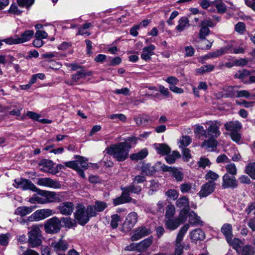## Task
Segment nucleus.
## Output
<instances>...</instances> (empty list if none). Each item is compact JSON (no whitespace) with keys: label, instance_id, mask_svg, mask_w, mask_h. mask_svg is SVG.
Masks as SVG:
<instances>
[{"label":"nucleus","instance_id":"774afa93","mask_svg":"<svg viewBox=\"0 0 255 255\" xmlns=\"http://www.w3.org/2000/svg\"><path fill=\"white\" fill-rule=\"evenodd\" d=\"M108 118L112 120H118L122 122H125L126 120V117L123 114L110 115Z\"/></svg>","mask_w":255,"mask_h":255},{"label":"nucleus","instance_id":"c756f323","mask_svg":"<svg viewBox=\"0 0 255 255\" xmlns=\"http://www.w3.org/2000/svg\"><path fill=\"white\" fill-rule=\"evenodd\" d=\"M196 186L195 184L191 183H184L180 186V191L182 193H193L195 191Z\"/></svg>","mask_w":255,"mask_h":255},{"label":"nucleus","instance_id":"f03ea898","mask_svg":"<svg viewBox=\"0 0 255 255\" xmlns=\"http://www.w3.org/2000/svg\"><path fill=\"white\" fill-rule=\"evenodd\" d=\"M76 208V211L74 213V217L78 224L81 225H85L91 217L97 215L92 205H89L86 208L83 205L79 204Z\"/></svg>","mask_w":255,"mask_h":255},{"label":"nucleus","instance_id":"7c9ffc66","mask_svg":"<svg viewBox=\"0 0 255 255\" xmlns=\"http://www.w3.org/2000/svg\"><path fill=\"white\" fill-rule=\"evenodd\" d=\"M42 195L45 198L44 200L46 203L56 202L58 199V197L54 192L42 191Z\"/></svg>","mask_w":255,"mask_h":255},{"label":"nucleus","instance_id":"5701e85b","mask_svg":"<svg viewBox=\"0 0 255 255\" xmlns=\"http://www.w3.org/2000/svg\"><path fill=\"white\" fill-rule=\"evenodd\" d=\"M181 224L177 219L169 218L165 219V225L166 229L171 231L176 230Z\"/></svg>","mask_w":255,"mask_h":255},{"label":"nucleus","instance_id":"4468645a","mask_svg":"<svg viewBox=\"0 0 255 255\" xmlns=\"http://www.w3.org/2000/svg\"><path fill=\"white\" fill-rule=\"evenodd\" d=\"M57 209L62 215H70L74 211V205L71 202H64L57 207Z\"/></svg>","mask_w":255,"mask_h":255},{"label":"nucleus","instance_id":"13d9d810","mask_svg":"<svg viewBox=\"0 0 255 255\" xmlns=\"http://www.w3.org/2000/svg\"><path fill=\"white\" fill-rule=\"evenodd\" d=\"M159 187V184L157 181L152 180L150 181L148 194L152 195L155 192L157 191Z\"/></svg>","mask_w":255,"mask_h":255},{"label":"nucleus","instance_id":"603ef678","mask_svg":"<svg viewBox=\"0 0 255 255\" xmlns=\"http://www.w3.org/2000/svg\"><path fill=\"white\" fill-rule=\"evenodd\" d=\"M61 221L64 224L65 227L71 228L76 226V223L75 220L70 218H62Z\"/></svg>","mask_w":255,"mask_h":255},{"label":"nucleus","instance_id":"9d476101","mask_svg":"<svg viewBox=\"0 0 255 255\" xmlns=\"http://www.w3.org/2000/svg\"><path fill=\"white\" fill-rule=\"evenodd\" d=\"M222 186L223 188H235L237 187L238 182L235 176L225 173L222 177Z\"/></svg>","mask_w":255,"mask_h":255},{"label":"nucleus","instance_id":"1a4fd4ad","mask_svg":"<svg viewBox=\"0 0 255 255\" xmlns=\"http://www.w3.org/2000/svg\"><path fill=\"white\" fill-rule=\"evenodd\" d=\"M137 214L134 212H130L127 216L125 221L123 229L125 232L130 230L137 222Z\"/></svg>","mask_w":255,"mask_h":255},{"label":"nucleus","instance_id":"cd10ccee","mask_svg":"<svg viewBox=\"0 0 255 255\" xmlns=\"http://www.w3.org/2000/svg\"><path fill=\"white\" fill-rule=\"evenodd\" d=\"M157 152L161 155H166L170 152V148L165 144L155 143L154 144Z\"/></svg>","mask_w":255,"mask_h":255},{"label":"nucleus","instance_id":"a18cd8bd","mask_svg":"<svg viewBox=\"0 0 255 255\" xmlns=\"http://www.w3.org/2000/svg\"><path fill=\"white\" fill-rule=\"evenodd\" d=\"M180 157V153L178 151H173L171 154L166 156L165 160L169 164H173L175 162L176 159Z\"/></svg>","mask_w":255,"mask_h":255},{"label":"nucleus","instance_id":"8fccbe9b","mask_svg":"<svg viewBox=\"0 0 255 255\" xmlns=\"http://www.w3.org/2000/svg\"><path fill=\"white\" fill-rule=\"evenodd\" d=\"M121 221V217L118 214H114L111 216V226L113 229L118 227L119 223Z\"/></svg>","mask_w":255,"mask_h":255},{"label":"nucleus","instance_id":"a19ab883","mask_svg":"<svg viewBox=\"0 0 255 255\" xmlns=\"http://www.w3.org/2000/svg\"><path fill=\"white\" fill-rule=\"evenodd\" d=\"M214 5L216 6L218 12L219 13H223L226 11V5L222 0H216L214 1Z\"/></svg>","mask_w":255,"mask_h":255},{"label":"nucleus","instance_id":"6e6d98bb","mask_svg":"<svg viewBox=\"0 0 255 255\" xmlns=\"http://www.w3.org/2000/svg\"><path fill=\"white\" fill-rule=\"evenodd\" d=\"M3 41L8 45L20 44L19 40H18V35H15L13 37H8L7 38L4 39L3 40Z\"/></svg>","mask_w":255,"mask_h":255},{"label":"nucleus","instance_id":"9b49d317","mask_svg":"<svg viewBox=\"0 0 255 255\" xmlns=\"http://www.w3.org/2000/svg\"><path fill=\"white\" fill-rule=\"evenodd\" d=\"M216 184L212 181H208L204 184L198 193L200 198L206 197L214 192Z\"/></svg>","mask_w":255,"mask_h":255},{"label":"nucleus","instance_id":"a878e982","mask_svg":"<svg viewBox=\"0 0 255 255\" xmlns=\"http://www.w3.org/2000/svg\"><path fill=\"white\" fill-rule=\"evenodd\" d=\"M221 231L225 235L227 242H230V239L233 237L232 225L230 224H225L221 228Z\"/></svg>","mask_w":255,"mask_h":255},{"label":"nucleus","instance_id":"a211bd4d","mask_svg":"<svg viewBox=\"0 0 255 255\" xmlns=\"http://www.w3.org/2000/svg\"><path fill=\"white\" fill-rule=\"evenodd\" d=\"M155 49V46L153 44L144 47L142 49L141 58L146 61L150 60L151 56L154 54Z\"/></svg>","mask_w":255,"mask_h":255},{"label":"nucleus","instance_id":"680f3d73","mask_svg":"<svg viewBox=\"0 0 255 255\" xmlns=\"http://www.w3.org/2000/svg\"><path fill=\"white\" fill-rule=\"evenodd\" d=\"M166 195L170 199L173 200H176L179 196V193L174 189H170L168 190L166 193Z\"/></svg>","mask_w":255,"mask_h":255},{"label":"nucleus","instance_id":"09e8293b","mask_svg":"<svg viewBox=\"0 0 255 255\" xmlns=\"http://www.w3.org/2000/svg\"><path fill=\"white\" fill-rule=\"evenodd\" d=\"M226 170L230 175L235 176L237 173V169L234 163H229L225 166Z\"/></svg>","mask_w":255,"mask_h":255},{"label":"nucleus","instance_id":"4c0bfd02","mask_svg":"<svg viewBox=\"0 0 255 255\" xmlns=\"http://www.w3.org/2000/svg\"><path fill=\"white\" fill-rule=\"evenodd\" d=\"M92 206L95 212L97 213V212L103 211L105 209L107 208V204L105 202L96 201L95 203V205Z\"/></svg>","mask_w":255,"mask_h":255},{"label":"nucleus","instance_id":"58836bf2","mask_svg":"<svg viewBox=\"0 0 255 255\" xmlns=\"http://www.w3.org/2000/svg\"><path fill=\"white\" fill-rule=\"evenodd\" d=\"M75 158L77 160L76 161L78 162V165L80 164V167L81 169L86 170L88 168V164L87 163L88 159L83 156L77 155L75 157Z\"/></svg>","mask_w":255,"mask_h":255},{"label":"nucleus","instance_id":"bb28decb","mask_svg":"<svg viewBox=\"0 0 255 255\" xmlns=\"http://www.w3.org/2000/svg\"><path fill=\"white\" fill-rule=\"evenodd\" d=\"M176 206L181 209H190L189 200L188 198L183 196L177 200Z\"/></svg>","mask_w":255,"mask_h":255},{"label":"nucleus","instance_id":"338daca9","mask_svg":"<svg viewBox=\"0 0 255 255\" xmlns=\"http://www.w3.org/2000/svg\"><path fill=\"white\" fill-rule=\"evenodd\" d=\"M235 29L240 34H243L246 30L245 24L242 22H239L235 25Z\"/></svg>","mask_w":255,"mask_h":255},{"label":"nucleus","instance_id":"473e14b6","mask_svg":"<svg viewBox=\"0 0 255 255\" xmlns=\"http://www.w3.org/2000/svg\"><path fill=\"white\" fill-rule=\"evenodd\" d=\"M148 154L147 149L144 148L137 153L132 154L130 158L132 160H141L144 158Z\"/></svg>","mask_w":255,"mask_h":255},{"label":"nucleus","instance_id":"79ce46f5","mask_svg":"<svg viewBox=\"0 0 255 255\" xmlns=\"http://www.w3.org/2000/svg\"><path fill=\"white\" fill-rule=\"evenodd\" d=\"M219 178V175L216 172L209 170L205 175V179L208 181L214 182Z\"/></svg>","mask_w":255,"mask_h":255},{"label":"nucleus","instance_id":"393cba45","mask_svg":"<svg viewBox=\"0 0 255 255\" xmlns=\"http://www.w3.org/2000/svg\"><path fill=\"white\" fill-rule=\"evenodd\" d=\"M189 21L188 18L185 16H183L179 19L178 21V25L176 26L175 29L178 32H180L189 26Z\"/></svg>","mask_w":255,"mask_h":255},{"label":"nucleus","instance_id":"6ab92c4d","mask_svg":"<svg viewBox=\"0 0 255 255\" xmlns=\"http://www.w3.org/2000/svg\"><path fill=\"white\" fill-rule=\"evenodd\" d=\"M51 247L53 249L54 251L58 253L59 252L66 251L69 247L68 244L65 241L60 240L57 242H52Z\"/></svg>","mask_w":255,"mask_h":255},{"label":"nucleus","instance_id":"0eeeda50","mask_svg":"<svg viewBox=\"0 0 255 255\" xmlns=\"http://www.w3.org/2000/svg\"><path fill=\"white\" fill-rule=\"evenodd\" d=\"M54 214L50 209H39L35 211L28 217L29 222L39 221L48 218Z\"/></svg>","mask_w":255,"mask_h":255},{"label":"nucleus","instance_id":"72a5a7b5","mask_svg":"<svg viewBox=\"0 0 255 255\" xmlns=\"http://www.w3.org/2000/svg\"><path fill=\"white\" fill-rule=\"evenodd\" d=\"M218 142L215 139V138L211 137L210 139L205 140L203 143L202 146L203 147H205L206 149L210 150H213L214 148H215L217 145Z\"/></svg>","mask_w":255,"mask_h":255},{"label":"nucleus","instance_id":"39448f33","mask_svg":"<svg viewBox=\"0 0 255 255\" xmlns=\"http://www.w3.org/2000/svg\"><path fill=\"white\" fill-rule=\"evenodd\" d=\"M153 237L147 238L138 243H132L129 246L126 247V250L129 251H137L138 252H143L145 251L152 244Z\"/></svg>","mask_w":255,"mask_h":255},{"label":"nucleus","instance_id":"ddd939ff","mask_svg":"<svg viewBox=\"0 0 255 255\" xmlns=\"http://www.w3.org/2000/svg\"><path fill=\"white\" fill-rule=\"evenodd\" d=\"M209 127L207 128L208 135L212 138H216L220 134L219 128L221 126L220 122L217 121L210 122L208 123Z\"/></svg>","mask_w":255,"mask_h":255},{"label":"nucleus","instance_id":"69168bd1","mask_svg":"<svg viewBox=\"0 0 255 255\" xmlns=\"http://www.w3.org/2000/svg\"><path fill=\"white\" fill-rule=\"evenodd\" d=\"M210 30L208 27L206 26H201V28L199 32V37L201 39H205L210 32Z\"/></svg>","mask_w":255,"mask_h":255},{"label":"nucleus","instance_id":"f3484780","mask_svg":"<svg viewBox=\"0 0 255 255\" xmlns=\"http://www.w3.org/2000/svg\"><path fill=\"white\" fill-rule=\"evenodd\" d=\"M92 75L91 71H85L84 70L78 71L76 74H73L71 76V81H65V83L69 85H73L74 83L78 82L81 79L84 78L86 76H90Z\"/></svg>","mask_w":255,"mask_h":255},{"label":"nucleus","instance_id":"37998d69","mask_svg":"<svg viewBox=\"0 0 255 255\" xmlns=\"http://www.w3.org/2000/svg\"><path fill=\"white\" fill-rule=\"evenodd\" d=\"M190 212V209L180 210L177 219L180 223H184L186 221L187 218L188 217V214Z\"/></svg>","mask_w":255,"mask_h":255},{"label":"nucleus","instance_id":"5fc2aeb1","mask_svg":"<svg viewBox=\"0 0 255 255\" xmlns=\"http://www.w3.org/2000/svg\"><path fill=\"white\" fill-rule=\"evenodd\" d=\"M42 56L44 58H51L52 57H55L57 58V59H59L60 58L64 57L65 55L57 52H50L42 54Z\"/></svg>","mask_w":255,"mask_h":255},{"label":"nucleus","instance_id":"2eb2a0df","mask_svg":"<svg viewBox=\"0 0 255 255\" xmlns=\"http://www.w3.org/2000/svg\"><path fill=\"white\" fill-rule=\"evenodd\" d=\"M164 171L169 172L177 182H181L183 179V174L179 169L165 165L161 166Z\"/></svg>","mask_w":255,"mask_h":255},{"label":"nucleus","instance_id":"ea45409f","mask_svg":"<svg viewBox=\"0 0 255 255\" xmlns=\"http://www.w3.org/2000/svg\"><path fill=\"white\" fill-rule=\"evenodd\" d=\"M155 171V167L149 164H144L141 167L142 173L146 175H151L154 173Z\"/></svg>","mask_w":255,"mask_h":255},{"label":"nucleus","instance_id":"c03bdc74","mask_svg":"<svg viewBox=\"0 0 255 255\" xmlns=\"http://www.w3.org/2000/svg\"><path fill=\"white\" fill-rule=\"evenodd\" d=\"M230 246H232L233 248L237 251L239 252L242 246V242L237 238H234L233 240L230 239V242H228Z\"/></svg>","mask_w":255,"mask_h":255},{"label":"nucleus","instance_id":"de8ad7c7","mask_svg":"<svg viewBox=\"0 0 255 255\" xmlns=\"http://www.w3.org/2000/svg\"><path fill=\"white\" fill-rule=\"evenodd\" d=\"M227 49L226 48H221L215 52L209 53L206 56V58L218 57L224 53H226Z\"/></svg>","mask_w":255,"mask_h":255},{"label":"nucleus","instance_id":"49530a36","mask_svg":"<svg viewBox=\"0 0 255 255\" xmlns=\"http://www.w3.org/2000/svg\"><path fill=\"white\" fill-rule=\"evenodd\" d=\"M175 213V208L173 205L169 204L166 208L165 219L173 218Z\"/></svg>","mask_w":255,"mask_h":255},{"label":"nucleus","instance_id":"864d4df0","mask_svg":"<svg viewBox=\"0 0 255 255\" xmlns=\"http://www.w3.org/2000/svg\"><path fill=\"white\" fill-rule=\"evenodd\" d=\"M234 87L233 86H227L225 88V91L226 92V93L223 94L221 96H217L218 98L221 97H229L234 95Z\"/></svg>","mask_w":255,"mask_h":255},{"label":"nucleus","instance_id":"c85d7f7f","mask_svg":"<svg viewBox=\"0 0 255 255\" xmlns=\"http://www.w3.org/2000/svg\"><path fill=\"white\" fill-rule=\"evenodd\" d=\"M41 166L40 170L42 171L51 174H55L57 172L54 169L53 163L51 160L46 161Z\"/></svg>","mask_w":255,"mask_h":255},{"label":"nucleus","instance_id":"2f4dec72","mask_svg":"<svg viewBox=\"0 0 255 255\" xmlns=\"http://www.w3.org/2000/svg\"><path fill=\"white\" fill-rule=\"evenodd\" d=\"M34 31L31 30H26L20 36H18L19 43H23L30 40L34 35Z\"/></svg>","mask_w":255,"mask_h":255},{"label":"nucleus","instance_id":"f257e3e1","mask_svg":"<svg viewBox=\"0 0 255 255\" xmlns=\"http://www.w3.org/2000/svg\"><path fill=\"white\" fill-rule=\"evenodd\" d=\"M131 146L129 143L122 142L106 149L108 154L112 155L118 161H123L127 158Z\"/></svg>","mask_w":255,"mask_h":255},{"label":"nucleus","instance_id":"20e7f679","mask_svg":"<svg viewBox=\"0 0 255 255\" xmlns=\"http://www.w3.org/2000/svg\"><path fill=\"white\" fill-rule=\"evenodd\" d=\"M189 228V225L185 224L178 233L175 241V249L174 255H182L183 254V246L181 244V242Z\"/></svg>","mask_w":255,"mask_h":255},{"label":"nucleus","instance_id":"aec40b11","mask_svg":"<svg viewBox=\"0 0 255 255\" xmlns=\"http://www.w3.org/2000/svg\"><path fill=\"white\" fill-rule=\"evenodd\" d=\"M189 236L192 242L202 241L205 237L204 232L201 229H196L191 231Z\"/></svg>","mask_w":255,"mask_h":255},{"label":"nucleus","instance_id":"0e129e2a","mask_svg":"<svg viewBox=\"0 0 255 255\" xmlns=\"http://www.w3.org/2000/svg\"><path fill=\"white\" fill-rule=\"evenodd\" d=\"M128 192L138 193L141 190V188L140 186L134 185L132 184L127 187H125Z\"/></svg>","mask_w":255,"mask_h":255},{"label":"nucleus","instance_id":"e2e57ef3","mask_svg":"<svg viewBox=\"0 0 255 255\" xmlns=\"http://www.w3.org/2000/svg\"><path fill=\"white\" fill-rule=\"evenodd\" d=\"M122 190H123L122 194L121 195V197L123 198V200L124 201L125 203H128L132 201V199L129 197L128 192V190L126 189L125 187L122 188Z\"/></svg>","mask_w":255,"mask_h":255},{"label":"nucleus","instance_id":"b1692460","mask_svg":"<svg viewBox=\"0 0 255 255\" xmlns=\"http://www.w3.org/2000/svg\"><path fill=\"white\" fill-rule=\"evenodd\" d=\"M35 208L34 206H22L18 207L15 211L14 213L16 215L20 216H25L31 213Z\"/></svg>","mask_w":255,"mask_h":255},{"label":"nucleus","instance_id":"423d86ee","mask_svg":"<svg viewBox=\"0 0 255 255\" xmlns=\"http://www.w3.org/2000/svg\"><path fill=\"white\" fill-rule=\"evenodd\" d=\"M45 231L48 234L58 233L61 228V221L54 217L47 220L44 224Z\"/></svg>","mask_w":255,"mask_h":255},{"label":"nucleus","instance_id":"3c124183","mask_svg":"<svg viewBox=\"0 0 255 255\" xmlns=\"http://www.w3.org/2000/svg\"><path fill=\"white\" fill-rule=\"evenodd\" d=\"M250 74V72L249 71L246 69H243L242 70L238 71L235 75V77L236 78L243 80L249 76Z\"/></svg>","mask_w":255,"mask_h":255},{"label":"nucleus","instance_id":"c9c22d12","mask_svg":"<svg viewBox=\"0 0 255 255\" xmlns=\"http://www.w3.org/2000/svg\"><path fill=\"white\" fill-rule=\"evenodd\" d=\"M245 172L252 179H255V163H249L246 167Z\"/></svg>","mask_w":255,"mask_h":255},{"label":"nucleus","instance_id":"052dcab7","mask_svg":"<svg viewBox=\"0 0 255 255\" xmlns=\"http://www.w3.org/2000/svg\"><path fill=\"white\" fill-rule=\"evenodd\" d=\"M28 201L31 204H36L37 203L40 204L46 203L44 199L36 195H34L32 197L30 198Z\"/></svg>","mask_w":255,"mask_h":255},{"label":"nucleus","instance_id":"bf43d9fd","mask_svg":"<svg viewBox=\"0 0 255 255\" xmlns=\"http://www.w3.org/2000/svg\"><path fill=\"white\" fill-rule=\"evenodd\" d=\"M191 141V138L189 136H183L179 140L180 145L179 146L180 148L187 146L190 144Z\"/></svg>","mask_w":255,"mask_h":255},{"label":"nucleus","instance_id":"4be33fe9","mask_svg":"<svg viewBox=\"0 0 255 255\" xmlns=\"http://www.w3.org/2000/svg\"><path fill=\"white\" fill-rule=\"evenodd\" d=\"M225 127L227 130L232 132L239 131L241 129L242 125L240 122L234 121L226 123L225 124Z\"/></svg>","mask_w":255,"mask_h":255},{"label":"nucleus","instance_id":"f8f14e48","mask_svg":"<svg viewBox=\"0 0 255 255\" xmlns=\"http://www.w3.org/2000/svg\"><path fill=\"white\" fill-rule=\"evenodd\" d=\"M37 184L41 186L50 188L60 189L61 185L60 182L52 180L50 178H40L37 179Z\"/></svg>","mask_w":255,"mask_h":255},{"label":"nucleus","instance_id":"412c9836","mask_svg":"<svg viewBox=\"0 0 255 255\" xmlns=\"http://www.w3.org/2000/svg\"><path fill=\"white\" fill-rule=\"evenodd\" d=\"M189 223V226H203V222L201 220V218L198 216L195 212L191 211L188 214Z\"/></svg>","mask_w":255,"mask_h":255},{"label":"nucleus","instance_id":"4d7b16f0","mask_svg":"<svg viewBox=\"0 0 255 255\" xmlns=\"http://www.w3.org/2000/svg\"><path fill=\"white\" fill-rule=\"evenodd\" d=\"M10 238L11 235L9 233L1 234L0 235V245L3 246H7Z\"/></svg>","mask_w":255,"mask_h":255},{"label":"nucleus","instance_id":"f704fd0d","mask_svg":"<svg viewBox=\"0 0 255 255\" xmlns=\"http://www.w3.org/2000/svg\"><path fill=\"white\" fill-rule=\"evenodd\" d=\"M149 117L146 115H140L134 118L137 126H142L146 125L149 121Z\"/></svg>","mask_w":255,"mask_h":255},{"label":"nucleus","instance_id":"dca6fc26","mask_svg":"<svg viewBox=\"0 0 255 255\" xmlns=\"http://www.w3.org/2000/svg\"><path fill=\"white\" fill-rule=\"evenodd\" d=\"M151 233L150 230L144 227L138 228L134 231L131 237V240L132 241H137L140 239L147 236Z\"/></svg>","mask_w":255,"mask_h":255},{"label":"nucleus","instance_id":"7ed1b4c3","mask_svg":"<svg viewBox=\"0 0 255 255\" xmlns=\"http://www.w3.org/2000/svg\"><path fill=\"white\" fill-rule=\"evenodd\" d=\"M42 227L41 225H33L30 228V231L28 233V243L32 248L38 247L41 244L42 236L40 228Z\"/></svg>","mask_w":255,"mask_h":255},{"label":"nucleus","instance_id":"6e6552de","mask_svg":"<svg viewBox=\"0 0 255 255\" xmlns=\"http://www.w3.org/2000/svg\"><path fill=\"white\" fill-rule=\"evenodd\" d=\"M13 186L24 190H30L33 191H37V188L35 185L30 180L24 178H17L15 179Z\"/></svg>","mask_w":255,"mask_h":255},{"label":"nucleus","instance_id":"e433bc0d","mask_svg":"<svg viewBox=\"0 0 255 255\" xmlns=\"http://www.w3.org/2000/svg\"><path fill=\"white\" fill-rule=\"evenodd\" d=\"M197 164L199 167L202 169H205L206 167H209L212 163L209 158L205 157H201L199 158Z\"/></svg>","mask_w":255,"mask_h":255}]
</instances>
